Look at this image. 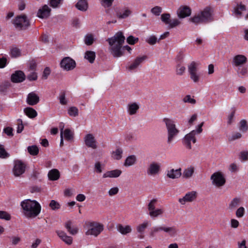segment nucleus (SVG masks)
Listing matches in <instances>:
<instances>
[{
  "label": "nucleus",
  "mask_w": 248,
  "mask_h": 248,
  "mask_svg": "<svg viewBox=\"0 0 248 248\" xmlns=\"http://www.w3.org/2000/svg\"><path fill=\"white\" fill-rule=\"evenodd\" d=\"M63 134L65 140L72 141L74 139V133L69 129H65L63 131Z\"/></svg>",
  "instance_id": "4c0bfd02"
},
{
  "label": "nucleus",
  "mask_w": 248,
  "mask_h": 248,
  "mask_svg": "<svg viewBox=\"0 0 248 248\" xmlns=\"http://www.w3.org/2000/svg\"><path fill=\"white\" fill-rule=\"evenodd\" d=\"M39 100V96L34 92H31L28 94L26 102L28 105L34 106L38 103Z\"/></svg>",
  "instance_id": "6ab92c4d"
},
{
  "label": "nucleus",
  "mask_w": 248,
  "mask_h": 248,
  "mask_svg": "<svg viewBox=\"0 0 248 248\" xmlns=\"http://www.w3.org/2000/svg\"><path fill=\"white\" fill-rule=\"evenodd\" d=\"M23 213L27 218H34L40 213L41 207L36 201L25 200L21 202Z\"/></svg>",
  "instance_id": "f03ea898"
},
{
  "label": "nucleus",
  "mask_w": 248,
  "mask_h": 248,
  "mask_svg": "<svg viewBox=\"0 0 248 248\" xmlns=\"http://www.w3.org/2000/svg\"><path fill=\"white\" fill-rule=\"evenodd\" d=\"M182 175L181 169L176 170L172 169L167 171V176L170 179H174L179 178Z\"/></svg>",
  "instance_id": "5701e85b"
},
{
  "label": "nucleus",
  "mask_w": 248,
  "mask_h": 248,
  "mask_svg": "<svg viewBox=\"0 0 248 248\" xmlns=\"http://www.w3.org/2000/svg\"><path fill=\"white\" fill-rule=\"evenodd\" d=\"M194 167L190 166L186 169L183 173V176L185 178H189L191 177L194 172Z\"/></svg>",
  "instance_id": "72a5a7b5"
},
{
  "label": "nucleus",
  "mask_w": 248,
  "mask_h": 248,
  "mask_svg": "<svg viewBox=\"0 0 248 248\" xmlns=\"http://www.w3.org/2000/svg\"><path fill=\"white\" fill-rule=\"evenodd\" d=\"M76 8L81 11H86L88 8L86 0H80L76 4Z\"/></svg>",
  "instance_id": "a878e982"
},
{
  "label": "nucleus",
  "mask_w": 248,
  "mask_h": 248,
  "mask_svg": "<svg viewBox=\"0 0 248 248\" xmlns=\"http://www.w3.org/2000/svg\"><path fill=\"white\" fill-rule=\"evenodd\" d=\"M199 66V62L193 61L187 66L190 78L195 83L198 82L200 78V75L198 72Z\"/></svg>",
  "instance_id": "0eeeda50"
},
{
  "label": "nucleus",
  "mask_w": 248,
  "mask_h": 248,
  "mask_svg": "<svg viewBox=\"0 0 248 248\" xmlns=\"http://www.w3.org/2000/svg\"><path fill=\"white\" fill-rule=\"evenodd\" d=\"M191 13L190 8L187 6H181L177 11V16L180 18H184L189 16Z\"/></svg>",
  "instance_id": "a211bd4d"
},
{
  "label": "nucleus",
  "mask_w": 248,
  "mask_h": 248,
  "mask_svg": "<svg viewBox=\"0 0 248 248\" xmlns=\"http://www.w3.org/2000/svg\"><path fill=\"white\" fill-rule=\"evenodd\" d=\"M238 76L240 78H244L248 76V66H245L238 68L237 71Z\"/></svg>",
  "instance_id": "bb28decb"
},
{
  "label": "nucleus",
  "mask_w": 248,
  "mask_h": 248,
  "mask_svg": "<svg viewBox=\"0 0 248 248\" xmlns=\"http://www.w3.org/2000/svg\"><path fill=\"white\" fill-rule=\"evenodd\" d=\"M180 23V21L177 19H171L169 24V27L170 28H173L178 26Z\"/></svg>",
  "instance_id": "bf43d9fd"
},
{
  "label": "nucleus",
  "mask_w": 248,
  "mask_h": 248,
  "mask_svg": "<svg viewBox=\"0 0 248 248\" xmlns=\"http://www.w3.org/2000/svg\"><path fill=\"white\" fill-rule=\"evenodd\" d=\"M68 114L73 117H76L78 115V110L77 107H71L68 110Z\"/></svg>",
  "instance_id": "a18cd8bd"
},
{
  "label": "nucleus",
  "mask_w": 248,
  "mask_h": 248,
  "mask_svg": "<svg viewBox=\"0 0 248 248\" xmlns=\"http://www.w3.org/2000/svg\"><path fill=\"white\" fill-rule=\"evenodd\" d=\"M26 165L24 162L20 160H16L14 162L13 173L15 176L19 177L23 174L26 170Z\"/></svg>",
  "instance_id": "1a4fd4ad"
},
{
  "label": "nucleus",
  "mask_w": 248,
  "mask_h": 248,
  "mask_svg": "<svg viewBox=\"0 0 248 248\" xmlns=\"http://www.w3.org/2000/svg\"><path fill=\"white\" fill-rule=\"evenodd\" d=\"M101 5L104 8L111 7L114 0H99Z\"/></svg>",
  "instance_id": "09e8293b"
},
{
  "label": "nucleus",
  "mask_w": 248,
  "mask_h": 248,
  "mask_svg": "<svg viewBox=\"0 0 248 248\" xmlns=\"http://www.w3.org/2000/svg\"><path fill=\"white\" fill-rule=\"evenodd\" d=\"M0 219L9 220L11 219V215L6 211H0Z\"/></svg>",
  "instance_id": "5fc2aeb1"
},
{
  "label": "nucleus",
  "mask_w": 248,
  "mask_h": 248,
  "mask_svg": "<svg viewBox=\"0 0 248 248\" xmlns=\"http://www.w3.org/2000/svg\"><path fill=\"white\" fill-rule=\"evenodd\" d=\"M213 185L217 187L224 186L226 183V179L224 174L221 171H217L212 174L210 177Z\"/></svg>",
  "instance_id": "423d86ee"
},
{
  "label": "nucleus",
  "mask_w": 248,
  "mask_h": 248,
  "mask_svg": "<svg viewBox=\"0 0 248 248\" xmlns=\"http://www.w3.org/2000/svg\"><path fill=\"white\" fill-rule=\"evenodd\" d=\"M246 10L245 6L244 5H240L234 10V13L236 15H241V11Z\"/></svg>",
  "instance_id": "e2e57ef3"
},
{
  "label": "nucleus",
  "mask_w": 248,
  "mask_h": 248,
  "mask_svg": "<svg viewBox=\"0 0 248 248\" xmlns=\"http://www.w3.org/2000/svg\"><path fill=\"white\" fill-rule=\"evenodd\" d=\"M27 150L30 155H36L39 153V149L36 145H32L28 147Z\"/></svg>",
  "instance_id": "79ce46f5"
},
{
  "label": "nucleus",
  "mask_w": 248,
  "mask_h": 248,
  "mask_svg": "<svg viewBox=\"0 0 248 248\" xmlns=\"http://www.w3.org/2000/svg\"><path fill=\"white\" fill-rule=\"evenodd\" d=\"M132 13V12L130 8L124 7L121 11L116 13V16L119 19H125L129 17Z\"/></svg>",
  "instance_id": "412c9836"
},
{
  "label": "nucleus",
  "mask_w": 248,
  "mask_h": 248,
  "mask_svg": "<svg viewBox=\"0 0 248 248\" xmlns=\"http://www.w3.org/2000/svg\"><path fill=\"white\" fill-rule=\"evenodd\" d=\"M88 229L85 234L97 236L104 230V226L97 222H90L87 224Z\"/></svg>",
  "instance_id": "39448f33"
},
{
  "label": "nucleus",
  "mask_w": 248,
  "mask_h": 248,
  "mask_svg": "<svg viewBox=\"0 0 248 248\" xmlns=\"http://www.w3.org/2000/svg\"><path fill=\"white\" fill-rule=\"evenodd\" d=\"M17 133H20L22 132L24 129V125L21 119H19L17 120Z\"/></svg>",
  "instance_id": "680f3d73"
},
{
  "label": "nucleus",
  "mask_w": 248,
  "mask_h": 248,
  "mask_svg": "<svg viewBox=\"0 0 248 248\" xmlns=\"http://www.w3.org/2000/svg\"><path fill=\"white\" fill-rule=\"evenodd\" d=\"M240 202V198L237 197L233 198L229 205V209L231 210L235 209L239 205Z\"/></svg>",
  "instance_id": "e433bc0d"
},
{
  "label": "nucleus",
  "mask_w": 248,
  "mask_h": 248,
  "mask_svg": "<svg viewBox=\"0 0 248 248\" xmlns=\"http://www.w3.org/2000/svg\"><path fill=\"white\" fill-rule=\"evenodd\" d=\"M48 176L50 180H57L60 178V172L57 169H52L49 171Z\"/></svg>",
  "instance_id": "cd10ccee"
},
{
  "label": "nucleus",
  "mask_w": 248,
  "mask_h": 248,
  "mask_svg": "<svg viewBox=\"0 0 248 248\" xmlns=\"http://www.w3.org/2000/svg\"><path fill=\"white\" fill-rule=\"evenodd\" d=\"M164 212V210L163 209H155L152 212H149V215L152 217H156L163 214Z\"/></svg>",
  "instance_id": "37998d69"
},
{
  "label": "nucleus",
  "mask_w": 248,
  "mask_h": 248,
  "mask_svg": "<svg viewBox=\"0 0 248 248\" xmlns=\"http://www.w3.org/2000/svg\"><path fill=\"white\" fill-rule=\"evenodd\" d=\"M204 124V122H202L197 126L196 130H193L189 133L186 134L184 139V143L186 146L190 149H191V141L195 143L196 142V139L195 136L196 134H199L202 131V127Z\"/></svg>",
  "instance_id": "7ed1b4c3"
},
{
  "label": "nucleus",
  "mask_w": 248,
  "mask_h": 248,
  "mask_svg": "<svg viewBox=\"0 0 248 248\" xmlns=\"http://www.w3.org/2000/svg\"><path fill=\"white\" fill-rule=\"evenodd\" d=\"M139 40L138 38H135L134 36L130 35L127 38V42L130 45H134Z\"/></svg>",
  "instance_id": "0e129e2a"
},
{
  "label": "nucleus",
  "mask_w": 248,
  "mask_h": 248,
  "mask_svg": "<svg viewBox=\"0 0 248 248\" xmlns=\"http://www.w3.org/2000/svg\"><path fill=\"white\" fill-rule=\"evenodd\" d=\"M11 54L13 57H17L20 55L21 52L19 48L14 47L11 49Z\"/></svg>",
  "instance_id": "13d9d810"
},
{
  "label": "nucleus",
  "mask_w": 248,
  "mask_h": 248,
  "mask_svg": "<svg viewBox=\"0 0 248 248\" xmlns=\"http://www.w3.org/2000/svg\"><path fill=\"white\" fill-rule=\"evenodd\" d=\"M151 230L154 232L155 233L157 232L163 231L164 232L168 233L170 236H175L177 232V231L174 226L172 227H165V226H159V227H154L152 228Z\"/></svg>",
  "instance_id": "9d476101"
},
{
  "label": "nucleus",
  "mask_w": 248,
  "mask_h": 248,
  "mask_svg": "<svg viewBox=\"0 0 248 248\" xmlns=\"http://www.w3.org/2000/svg\"><path fill=\"white\" fill-rule=\"evenodd\" d=\"M51 11V9L47 5H45L39 9L37 16L41 18H46L49 16Z\"/></svg>",
  "instance_id": "aec40b11"
},
{
  "label": "nucleus",
  "mask_w": 248,
  "mask_h": 248,
  "mask_svg": "<svg viewBox=\"0 0 248 248\" xmlns=\"http://www.w3.org/2000/svg\"><path fill=\"white\" fill-rule=\"evenodd\" d=\"M163 121L165 123L168 134L179 133V131L176 128L174 122L172 119L165 118Z\"/></svg>",
  "instance_id": "f8f14e48"
},
{
  "label": "nucleus",
  "mask_w": 248,
  "mask_h": 248,
  "mask_svg": "<svg viewBox=\"0 0 248 248\" xmlns=\"http://www.w3.org/2000/svg\"><path fill=\"white\" fill-rule=\"evenodd\" d=\"M162 8L161 7L158 6H156L154 7L151 10V13L153 14H154L155 16H157L160 15V13L162 12Z\"/></svg>",
  "instance_id": "6e6d98bb"
},
{
  "label": "nucleus",
  "mask_w": 248,
  "mask_h": 248,
  "mask_svg": "<svg viewBox=\"0 0 248 248\" xmlns=\"http://www.w3.org/2000/svg\"><path fill=\"white\" fill-rule=\"evenodd\" d=\"M150 225V223L147 220H145L142 223L138 225L136 230L138 232L142 234L143 233L145 230Z\"/></svg>",
  "instance_id": "7c9ffc66"
},
{
  "label": "nucleus",
  "mask_w": 248,
  "mask_h": 248,
  "mask_svg": "<svg viewBox=\"0 0 248 248\" xmlns=\"http://www.w3.org/2000/svg\"><path fill=\"white\" fill-rule=\"evenodd\" d=\"M124 40L125 37L121 31L117 32L113 37L108 39L107 41L110 46L111 53L114 57H119L122 56L124 49H126L130 53L132 49L128 46L122 47Z\"/></svg>",
  "instance_id": "f257e3e1"
},
{
  "label": "nucleus",
  "mask_w": 248,
  "mask_h": 248,
  "mask_svg": "<svg viewBox=\"0 0 248 248\" xmlns=\"http://www.w3.org/2000/svg\"><path fill=\"white\" fill-rule=\"evenodd\" d=\"M24 112L30 118H34L37 115L36 111L33 108L27 107L24 108Z\"/></svg>",
  "instance_id": "c85d7f7f"
},
{
  "label": "nucleus",
  "mask_w": 248,
  "mask_h": 248,
  "mask_svg": "<svg viewBox=\"0 0 248 248\" xmlns=\"http://www.w3.org/2000/svg\"><path fill=\"white\" fill-rule=\"evenodd\" d=\"M9 156L10 154L5 150L4 146L0 144V158L5 159Z\"/></svg>",
  "instance_id": "c03bdc74"
},
{
  "label": "nucleus",
  "mask_w": 248,
  "mask_h": 248,
  "mask_svg": "<svg viewBox=\"0 0 248 248\" xmlns=\"http://www.w3.org/2000/svg\"><path fill=\"white\" fill-rule=\"evenodd\" d=\"M123 151L121 148H118L112 153V157L116 160H120L122 157Z\"/></svg>",
  "instance_id": "58836bf2"
},
{
  "label": "nucleus",
  "mask_w": 248,
  "mask_h": 248,
  "mask_svg": "<svg viewBox=\"0 0 248 248\" xmlns=\"http://www.w3.org/2000/svg\"><path fill=\"white\" fill-rule=\"evenodd\" d=\"M13 24L16 29L20 30H26L30 26V20L25 14L16 16Z\"/></svg>",
  "instance_id": "20e7f679"
},
{
  "label": "nucleus",
  "mask_w": 248,
  "mask_h": 248,
  "mask_svg": "<svg viewBox=\"0 0 248 248\" xmlns=\"http://www.w3.org/2000/svg\"><path fill=\"white\" fill-rule=\"evenodd\" d=\"M27 78L30 81L36 80L37 79V75L35 72H32L27 76Z\"/></svg>",
  "instance_id": "69168bd1"
},
{
  "label": "nucleus",
  "mask_w": 248,
  "mask_h": 248,
  "mask_svg": "<svg viewBox=\"0 0 248 248\" xmlns=\"http://www.w3.org/2000/svg\"><path fill=\"white\" fill-rule=\"evenodd\" d=\"M26 78L24 73L20 70L16 71L11 77V81L14 83H20L23 82Z\"/></svg>",
  "instance_id": "f3484780"
},
{
  "label": "nucleus",
  "mask_w": 248,
  "mask_h": 248,
  "mask_svg": "<svg viewBox=\"0 0 248 248\" xmlns=\"http://www.w3.org/2000/svg\"><path fill=\"white\" fill-rule=\"evenodd\" d=\"M94 42V36L92 34H87L84 37V43L87 46L92 45Z\"/></svg>",
  "instance_id": "ea45409f"
},
{
  "label": "nucleus",
  "mask_w": 248,
  "mask_h": 248,
  "mask_svg": "<svg viewBox=\"0 0 248 248\" xmlns=\"http://www.w3.org/2000/svg\"><path fill=\"white\" fill-rule=\"evenodd\" d=\"M189 20L196 24L204 22L200 14L195 15L193 17L189 18Z\"/></svg>",
  "instance_id": "de8ad7c7"
},
{
  "label": "nucleus",
  "mask_w": 248,
  "mask_h": 248,
  "mask_svg": "<svg viewBox=\"0 0 248 248\" xmlns=\"http://www.w3.org/2000/svg\"><path fill=\"white\" fill-rule=\"evenodd\" d=\"M122 173V171L119 170H112L108 171L104 173L103 175L104 178H117Z\"/></svg>",
  "instance_id": "393cba45"
},
{
  "label": "nucleus",
  "mask_w": 248,
  "mask_h": 248,
  "mask_svg": "<svg viewBox=\"0 0 248 248\" xmlns=\"http://www.w3.org/2000/svg\"><path fill=\"white\" fill-rule=\"evenodd\" d=\"M160 171L161 164L155 161L150 162L146 168V173L149 176L157 175L160 173Z\"/></svg>",
  "instance_id": "6e6552de"
},
{
  "label": "nucleus",
  "mask_w": 248,
  "mask_h": 248,
  "mask_svg": "<svg viewBox=\"0 0 248 248\" xmlns=\"http://www.w3.org/2000/svg\"><path fill=\"white\" fill-rule=\"evenodd\" d=\"M57 235L61 239L68 245H70L72 243V238L66 235V233L62 231H56Z\"/></svg>",
  "instance_id": "b1692460"
},
{
  "label": "nucleus",
  "mask_w": 248,
  "mask_h": 248,
  "mask_svg": "<svg viewBox=\"0 0 248 248\" xmlns=\"http://www.w3.org/2000/svg\"><path fill=\"white\" fill-rule=\"evenodd\" d=\"M245 213V209L243 207H239L236 211V216L238 217H242Z\"/></svg>",
  "instance_id": "774afa93"
},
{
  "label": "nucleus",
  "mask_w": 248,
  "mask_h": 248,
  "mask_svg": "<svg viewBox=\"0 0 248 248\" xmlns=\"http://www.w3.org/2000/svg\"><path fill=\"white\" fill-rule=\"evenodd\" d=\"M146 59V56L137 57L132 62L127 63L126 68L129 71H133L138 68L139 66Z\"/></svg>",
  "instance_id": "9b49d317"
},
{
  "label": "nucleus",
  "mask_w": 248,
  "mask_h": 248,
  "mask_svg": "<svg viewBox=\"0 0 248 248\" xmlns=\"http://www.w3.org/2000/svg\"><path fill=\"white\" fill-rule=\"evenodd\" d=\"M137 161V157L135 155L128 156L124 163L125 166H130L134 165Z\"/></svg>",
  "instance_id": "473e14b6"
},
{
  "label": "nucleus",
  "mask_w": 248,
  "mask_h": 248,
  "mask_svg": "<svg viewBox=\"0 0 248 248\" xmlns=\"http://www.w3.org/2000/svg\"><path fill=\"white\" fill-rule=\"evenodd\" d=\"M239 129L240 131L243 133L246 132L248 130V124L245 120H242L239 123Z\"/></svg>",
  "instance_id": "a19ab883"
},
{
  "label": "nucleus",
  "mask_w": 248,
  "mask_h": 248,
  "mask_svg": "<svg viewBox=\"0 0 248 248\" xmlns=\"http://www.w3.org/2000/svg\"><path fill=\"white\" fill-rule=\"evenodd\" d=\"M61 65L64 70L69 71L76 67V62L70 57H65L62 61Z\"/></svg>",
  "instance_id": "ddd939ff"
},
{
  "label": "nucleus",
  "mask_w": 248,
  "mask_h": 248,
  "mask_svg": "<svg viewBox=\"0 0 248 248\" xmlns=\"http://www.w3.org/2000/svg\"><path fill=\"white\" fill-rule=\"evenodd\" d=\"M157 37L155 35H151L146 39V41L150 45H154L158 42Z\"/></svg>",
  "instance_id": "603ef678"
},
{
  "label": "nucleus",
  "mask_w": 248,
  "mask_h": 248,
  "mask_svg": "<svg viewBox=\"0 0 248 248\" xmlns=\"http://www.w3.org/2000/svg\"><path fill=\"white\" fill-rule=\"evenodd\" d=\"M204 22L209 21L211 20L212 14L211 10L210 7H207L199 14Z\"/></svg>",
  "instance_id": "4be33fe9"
},
{
  "label": "nucleus",
  "mask_w": 248,
  "mask_h": 248,
  "mask_svg": "<svg viewBox=\"0 0 248 248\" xmlns=\"http://www.w3.org/2000/svg\"><path fill=\"white\" fill-rule=\"evenodd\" d=\"M247 62V58L243 55L238 54L234 56L232 60V64L234 66L240 67Z\"/></svg>",
  "instance_id": "dca6fc26"
},
{
  "label": "nucleus",
  "mask_w": 248,
  "mask_h": 248,
  "mask_svg": "<svg viewBox=\"0 0 248 248\" xmlns=\"http://www.w3.org/2000/svg\"><path fill=\"white\" fill-rule=\"evenodd\" d=\"M118 231L122 234H126L132 231L131 227L129 225L123 226L122 224H119L117 226Z\"/></svg>",
  "instance_id": "2f4dec72"
},
{
  "label": "nucleus",
  "mask_w": 248,
  "mask_h": 248,
  "mask_svg": "<svg viewBox=\"0 0 248 248\" xmlns=\"http://www.w3.org/2000/svg\"><path fill=\"white\" fill-rule=\"evenodd\" d=\"M183 101L185 103H189L191 104H195L196 102V101L194 98H192L190 95H186L183 99Z\"/></svg>",
  "instance_id": "052dcab7"
},
{
  "label": "nucleus",
  "mask_w": 248,
  "mask_h": 248,
  "mask_svg": "<svg viewBox=\"0 0 248 248\" xmlns=\"http://www.w3.org/2000/svg\"><path fill=\"white\" fill-rule=\"evenodd\" d=\"M84 58L90 63H93L95 58V53L92 51H87L85 53Z\"/></svg>",
  "instance_id": "c9c22d12"
},
{
  "label": "nucleus",
  "mask_w": 248,
  "mask_h": 248,
  "mask_svg": "<svg viewBox=\"0 0 248 248\" xmlns=\"http://www.w3.org/2000/svg\"><path fill=\"white\" fill-rule=\"evenodd\" d=\"M157 202V200L154 199L152 200L148 204V209L149 212H152L155 209V204Z\"/></svg>",
  "instance_id": "864d4df0"
},
{
  "label": "nucleus",
  "mask_w": 248,
  "mask_h": 248,
  "mask_svg": "<svg viewBox=\"0 0 248 248\" xmlns=\"http://www.w3.org/2000/svg\"><path fill=\"white\" fill-rule=\"evenodd\" d=\"M186 70L185 67L183 66L178 65L176 68V74L177 75H183Z\"/></svg>",
  "instance_id": "338daca9"
},
{
  "label": "nucleus",
  "mask_w": 248,
  "mask_h": 248,
  "mask_svg": "<svg viewBox=\"0 0 248 248\" xmlns=\"http://www.w3.org/2000/svg\"><path fill=\"white\" fill-rule=\"evenodd\" d=\"M10 86V83L8 82L2 83L0 85V93L5 94Z\"/></svg>",
  "instance_id": "49530a36"
},
{
  "label": "nucleus",
  "mask_w": 248,
  "mask_h": 248,
  "mask_svg": "<svg viewBox=\"0 0 248 248\" xmlns=\"http://www.w3.org/2000/svg\"><path fill=\"white\" fill-rule=\"evenodd\" d=\"M72 222L71 221L69 220L65 223V227L66 228L69 232L72 234L75 235L78 233V229L76 227H72Z\"/></svg>",
  "instance_id": "c756f323"
},
{
  "label": "nucleus",
  "mask_w": 248,
  "mask_h": 248,
  "mask_svg": "<svg viewBox=\"0 0 248 248\" xmlns=\"http://www.w3.org/2000/svg\"><path fill=\"white\" fill-rule=\"evenodd\" d=\"M84 141L85 144L88 147L91 148L93 149L97 148V142L93 134H87L84 138Z\"/></svg>",
  "instance_id": "4468645a"
},
{
  "label": "nucleus",
  "mask_w": 248,
  "mask_h": 248,
  "mask_svg": "<svg viewBox=\"0 0 248 248\" xmlns=\"http://www.w3.org/2000/svg\"><path fill=\"white\" fill-rule=\"evenodd\" d=\"M197 198V192L192 191L187 193L182 198L179 199V202L184 205L186 202H192L196 200Z\"/></svg>",
  "instance_id": "2eb2a0df"
},
{
  "label": "nucleus",
  "mask_w": 248,
  "mask_h": 248,
  "mask_svg": "<svg viewBox=\"0 0 248 248\" xmlns=\"http://www.w3.org/2000/svg\"><path fill=\"white\" fill-rule=\"evenodd\" d=\"M170 15L169 13L163 14L161 16V19L166 24L169 25L170 21Z\"/></svg>",
  "instance_id": "8fccbe9b"
},
{
  "label": "nucleus",
  "mask_w": 248,
  "mask_h": 248,
  "mask_svg": "<svg viewBox=\"0 0 248 248\" xmlns=\"http://www.w3.org/2000/svg\"><path fill=\"white\" fill-rule=\"evenodd\" d=\"M49 206L53 210H58L61 207L60 203L55 200H51L49 203Z\"/></svg>",
  "instance_id": "3c124183"
},
{
  "label": "nucleus",
  "mask_w": 248,
  "mask_h": 248,
  "mask_svg": "<svg viewBox=\"0 0 248 248\" xmlns=\"http://www.w3.org/2000/svg\"><path fill=\"white\" fill-rule=\"evenodd\" d=\"M240 159L243 161H246L248 160V151H242L240 153Z\"/></svg>",
  "instance_id": "4d7b16f0"
},
{
  "label": "nucleus",
  "mask_w": 248,
  "mask_h": 248,
  "mask_svg": "<svg viewBox=\"0 0 248 248\" xmlns=\"http://www.w3.org/2000/svg\"><path fill=\"white\" fill-rule=\"evenodd\" d=\"M139 108V106L135 103L129 104L128 106V112L131 115L136 113L137 110Z\"/></svg>",
  "instance_id": "f704fd0d"
}]
</instances>
